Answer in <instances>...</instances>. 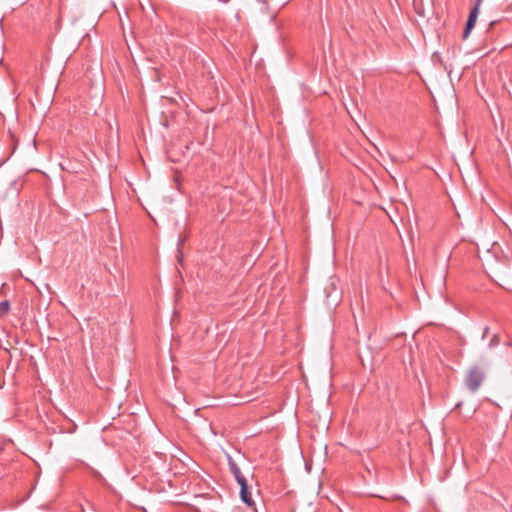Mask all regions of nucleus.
Returning <instances> with one entry per match:
<instances>
[{
    "mask_svg": "<svg viewBox=\"0 0 512 512\" xmlns=\"http://www.w3.org/2000/svg\"><path fill=\"white\" fill-rule=\"evenodd\" d=\"M240 496L244 503H246L248 506H254V502L251 497V493L248 490V484L247 482H243L240 484Z\"/></svg>",
    "mask_w": 512,
    "mask_h": 512,
    "instance_id": "4",
    "label": "nucleus"
},
{
    "mask_svg": "<svg viewBox=\"0 0 512 512\" xmlns=\"http://www.w3.org/2000/svg\"><path fill=\"white\" fill-rule=\"evenodd\" d=\"M488 331H489V328H488V327H486V328L484 329V332H483V337H485V336L487 335Z\"/></svg>",
    "mask_w": 512,
    "mask_h": 512,
    "instance_id": "9",
    "label": "nucleus"
},
{
    "mask_svg": "<svg viewBox=\"0 0 512 512\" xmlns=\"http://www.w3.org/2000/svg\"><path fill=\"white\" fill-rule=\"evenodd\" d=\"M478 14H479L478 7H473V9L470 11V14L468 16V19H467V22H466V25H465V29L463 31V38L464 39L468 38L471 30L474 28L475 23L477 21Z\"/></svg>",
    "mask_w": 512,
    "mask_h": 512,
    "instance_id": "2",
    "label": "nucleus"
},
{
    "mask_svg": "<svg viewBox=\"0 0 512 512\" xmlns=\"http://www.w3.org/2000/svg\"><path fill=\"white\" fill-rule=\"evenodd\" d=\"M421 2H422V0H413V5H414L417 13L422 16L423 11L418 7V5H420Z\"/></svg>",
    "mask_w": 512,
    "mask_h": 512,
    "instance_id": "6",
    "label": "nucleus"
},
{
    "mask_svg": "<svg viewBox=\"0 0 512 512\" xmlns=\"http://www.w3.org/2000/svg\"><path fill=\"white\" fill-rule=\"evenodd\" d=\"M497 344H498V337L496 335H494L490 342V347L497 345Z\"/></svg>",
    "mask_w": 512,
    "mask_h": 512,
    "instance_id": "7",
    "label": "nucleus"
},
{
    "mask_svg": "<svg viewBox=\"0 0 512 512\" xmlns=\"http://www.w3.org/2000/svg\"><path fill=\"white\" fill-rule=\"evenodd\" d=\"M9 309H10L9 301H7V300L1 301L0 302V317L5 316L9 312Z\"/></svg>",
    "mask_w": 512,
    "mask_h": 512,
    "instance_id": "5",
    "label": "nucleus"
},
{
    "mask_svg": "<svg viewBox=\"0 0 512 512\" xmlns=\"http://www.w3.org/2000/svg\"><path fill=\"white\" fill-rule=\"evenodd\" d=\"M228 464H229V469H230L231 473L233 474V476L235 477V479L239 485L242 484L243 482H247L245 477L241 473L240 468L235 463V461H233V459L231 457H228Z\"/></svg>",
    "mask_w": 512,
    "mask_h": 512,
    "instance_id": "3",
    "label": "nucleus"
},
{
    "mask_svg": "<svg viewBox=\"0 0 512 512\" xmlns=\"http://www.w3.org/2000/svg\"><path fill=\"white\" fill-rule=\"evenodd\" d=\"M483 0H476L474 7H478V10H480V6L482 4Z\"/></svg>",
    "mask_w": 512,
    "mask_h": 512,
    "instance_id": "8",
    "label": "nucleus"
},
{
    "mask_svg": "<svg viewBox=\"0 0 512 512\" xmlns=\"http://www.w3.org/2000/svg\"><path fill=\"white\" fill-rule=\"evenodd\" d=\"M485 374L478 366H473L467 372L464 382L470 392L475 393L482 385Z\"/></svg>",
    "mask_w": 512,
    "mask_h": 512,
    "instance_id": "1",
    "label": "nucleus"
}]
</instances>
